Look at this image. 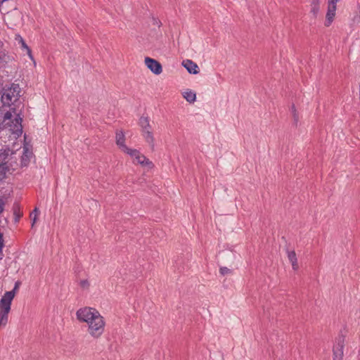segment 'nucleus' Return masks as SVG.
<instances>
[{
	"label": "nucleus",
	"instance_id": "nucleus-18",
	"mask_svg": "<svg viewBox=\"0 0 360 360\" xmlns=\"http://www.w3.org/2000/svg\"><path fill=\"white\" fill-rule=\"evenodd\" d=\"M311 13L314 17H316L320 10V5L310 4Z\"/></svg>",
	"mask_w": 360,
	"mask_h": 360
},
{
	"label": "nucleus",
	"instance_id": "nucleus-17",
	"mask_svg": "<svg viewBox=\"0 0 360 360\" xmlns=\"http://www.w3.org/2000/svg\"><path fill=\"white\" fill-rule=\"evenodd\" d=\"M19 43L21 44V47L22 49H25L27 51V54L29 55V56L30 58H32V53H31V50L30 49V48L27 46V45L25 44V41L22 39V37H19Z\"/></svg>",
	"mask_w": 360,
	"mask_h": 360
},
{
	"label": "nucleus",
	"instance_id": "nucleus-9",
	"mask_svg": "<svg viewBox=\"0 0 360 360\" xmlns=\"http://www.w3.org/2000/svg\"><path fill=\"white\" fill-rule=\"evenodd\" d=\"M115 141H116V144L117 145L119 148L121 150V151H122L123 153H124L128 148H129L124 143H125V136L122 131H117L116 132Z\"/></svg>",
	"mask_w": 360,
	"mask_h": 360
},
{
	"label": "nucleus",
	"instance_id": "nucleus-15",
	"mask_svg": "<svg viewBox=\"0 0 360 360\" xmlns=\"http://www.w3.org/2000/svg\"><path fill=\"white\" fill-rule=\"evenodd\" d=\"M139 124L142 128V131L147 129H151L149 119L147 117H141V118L139 119Z\"/></svg>",
	"mask_w": 360,
	"mask_h": 360
},
{
	"label": "nucleus",
	"instance_id": "nucleus-7",
	"mask_svg": "<svg viewBox=\"0 0 360 360\" xmlns=\"http://www.w3.org/2000/svg\"><path fill=\"white\" fill-rule=\"evenodd\" d=\"M146 67L155 75H160L162 72V65L156 60L146 57L144 60Z\"/></svg>",
	"mask_w": 360,
	"mask_h": 360
},
{
	"label": "nucleus",
	"instance_id": "nucleus-13",
	"mask_svg": "<svg viewBox=\"0 0 360 360\" xmlns=\"http://www.w3.org/2000/svg\"><path fill=\"white\" fill-rule=\"evenodd\" d=\"M142 135L145 139V141L151 146L154 147L155 145V139L151 131V129H147L142 131Z\"/></svg>",
	"mask_w": 360,
	"mask_h": 360
},
{
	"label": "nucleus",
	"instance_id": "nucleus-27",
	"mask_svg": "<svg viewBox=\"0 0 360 360\" xmlns=\"http://www.w3.org/2000/svg\"><path fill=\"white\" fill-rule=\"evenodd\" d=\"M359 13H360V8H359ZM353 21H354V22L359 23V22H360V14H359L358 16H355V17L353 18Z\"/></svg>",
	"mask_w": 360,
	"mask_h": 360
},
{
	"label": "nucleus",
	"instance_id": "nucleus-16",
	"mask_svg": "<svg viewBox=\"0 0 360 360\" xmlns=\"http://www.w3.org/2000/svg\"><path fill=\"white\" fill-rule=\"evenodd\" d=\"M13 214L15 217V221H18L20 217L22 216V212L20 211L18 205H14L13 206Z\"/></svg>",
	"mask_w": 360,
	"mask_h": 360
},
{
	"label": "nucleus",
	"instance_id": "nucleus-5",
	"mask_svg": "<svg viewBox=\"0 0 360 360\" xmlns=\"http://www.w3.org/2000/svg\"><path fill=\"white\" fill-rule=\"evenodd\" d=\"M340 1V0H328L325 26L329 27L334 20L336 15L337 4Z\"/></svg>",
	"mask_w": 360,
	"mask_h": 360
},
{
	"label": "nucleus",
	"instance_id": "nucleus-20",
	"mask_svg": "<svg viewBox=\"0 0 360 360\" xmlns=\"http://www.w3.org/2000/svg\"><path fill=\"white\" fill-rule=\"evenodd\" d=\"M11 2V0H0V11L1 12H7L9 8H5L4 4H8Z\"/></svg>",
	"mask_w": 360,
	"mask_h": 360
},
{
	"label": "nucleus",
	"instance_id": "nucleus-25",
	"mask_svg": "<svg viewBox=\"0 0 360 360\" xmlns=\"http://www.w3.org/2000/svg\"><path fill=\"white\" fill-rule=\"evenodd\" d=\"M4 246L3 235L0 233V253L2 252L3 248Z\"/></svg>",
	"mask_w": 360,
	"mask_h": 360
},
{
	"label": "nucleus",
	"instance_id": "nucleus-12",
	"mask_svg": "<svg viewBox=\"0 0 360 360\" xmlns=\"http://www.w3.org/2000/svg\"><path fill=\"white\" fill-rule=\"evenodd\" d=\"M10 150L6 148L0 149V165H6L11 159Z\"/></svg>",
	"mask_w": 360,
	"mask_h": 360
},
{
	"label": "nucleus",
	"instance_id": "nucleus-29",
	"mask_svg": "<svg viewBox=\"0 0 360 360\" xmlns=\"http://www.w3.org/2000/svg\"><path fill=\"white\" fill-rule=\"evenodd\" d=\"M18 288V283H16V284H15V285L14 289H13L12 291H13V292L15 293V290Z\"/></svg>",
	"mask_w": 360,
	"mask_h": 360
},
{
	"label": "nucleus",
	"instance_id": "nucleus-11",
	"mask_svg": "<svg viewBox=\"0 0 360 360\" xmlns=\"http://www.w3.org/2000/svg\"><path fill=\"white\" fill-rule=\"evenodd\" d=\"M288 258L292 264V269L297 271L299 269V265L295 252L294 250L288 251Z\"/></svg>",
	"mask_w": 360,
	"mask_h": 360
},
{
	"label": "nucleus",
	"instance_id": "nucleus-24",
	"mask_svg": "<svg viewBox=\"0 0 360 360\" xmlns=\"http://www.w3.org/2000/svg\"><path fill=\"white\" fill-rule=\"evenodd\" d=\"M80 285L83 288H87L89 286V281L87 280H82V281H80Z\"/></svg>",
	"mask_w": 360,
	"mask_h": 360
},
{
	"label": "nucleus",
	"instance_id": "nucleus-10",
	"mask_svg": "<svg viewBox=\"0 0 360 360\" xmlns=\"http://www.w3.org/2000/svg\"><path fill=\"white\" fill-rule=\"evenodd\" d=\"M181 95L190 103H193L196 101V94L191 89L184 90L181 92Z\"/></svg>",
	"mask_w": 360,
	"mask_h": 360
},
{
	"label": "nucleus",
	"instance_id": "nucleus-4",
	"mask_svg": "<svg viewBox=\"0 0 360 360\" xmlns=\"http://www.w3.org/2000/svg\"><path fill=\"white\" fill-rule=\"evenodd\" d=\"M124 153L131 157L134 164L141 165V166H148L149 167L153 166L152 162L136 149L129 148L124 152Z\"/></svg>",
	"mask_w": 360,
	"mask_h": 360
},
{
	"label": "nucleus",
	"instance_id": "nucleus-21",
	"mask_svg": "<svg viewBox=\"0 0 360 360\" xmlns=\"http://www.w3.org/2000/svg\"><path fill=\"white\" fill-rule=\"evenodd\" d=\"M219 272L221 275L224 276V275H226V274H231V269H229V268L227 267H221L219 269Z\"/></svg>",
	"mask_w": 360,
	"mask_h": 360
},
{
	"label": "nucleus",
	"instance_id": "nucleus-28",
	"mask_svg": "<svg viewBox=\"0 0 360 360\" xmlns=\"http://www.w3.org/2000/svg\"><path fill=\"white\" fill-rule=\"evenodd\" d=\"M321 0H310V4L320 5Z\"/></svg>",
	"mask_w": 360,
	"mask_h": 360
},
{
	"label": "nucleus",
	"instance_id": "nucleus-22",
	"mask_svg": "<svg viewBox=\"0 0 360 360\" xmlns=\"http://www.w3.org/2000/svg\"><path fill=\"white\" fill-rule=\"evenodd\" d=\"M34 212H35L34 214L32 213L30 214V217L32 218V226H33L34 224H35L36 221H37V209L36 208Z\"/></svg>",
	"mask_w": 360,
	"mask_h": 360
},
{
	"label": "nucleus",
	"instance_id": "nucleus-14",
	"mask_svg": "<svg viewBox=\"0 0 360 360\" xmlns=\"http://www.w3.org/2000/svg\"><path fill=\"white\" fill-rule=\"evenodd\" d=\"M32 153L27 146L23 148V154L22 155V164L26 166L32 157Z\"/></svg>",
	"mask_w": 360,
	"mask_h": 360
},
{
	"label": "nucleus",
	"instance_id": "nucleus-23",
	"mask_svg": "<svg viewBox=\"0 0 360 360\" xmlns=\"http://www.w3.org/2000/svg\"><path fill=\"white\" fill-rule=\"evenodd\" d=\"M292 115H293V117L294 119L297 121L298 120V113H297V111L295 107V105H292Z\"/></svg>",
	"mask_w": 360,
	"mask_h": 360
},
{
	"label": "nucleus",
	"instance_id": "nucleus-3",
	"mask_svg": "<svg viewBox=\"0 0 360 360\" xmlns=\"http://www.w3.org/2000/svg\"><path fill=\"white\" fill-rule=\"evenodd\" d=\"M20 89L18 84H13L11 86L4 89L1 96V101L5 105L10 106L11 104L18 100Z\"/></svg>",
	"mask_w": 360,
	"mask_h": 360
},
{
	"label": "nucleus",
	"instance_id": "nucleus-1",
	"mask_svg": "<svg viewBox=\"0 0 360 360\" xmlns=\"http://www.w3.org/2000/svg\"><path fill=\"white\" fill-rule=\"evenodd\" d=\"M77 319L86 324L87 333L93 338H100L105 332V321L95 308L84 307L76 311Z\"/></svg>",
	"mask_w": 360,
	"mask_h": 360
},
{
	"label": "nucleus",
	"instance_id": "nucleus-26",
	"mask_svg": "<svg viewBox=\"0 0 360 360\" xmlns=\"http://www.w3.org/2000/svg\"><path fill=\"white\" fill-rule=\"evenodd\" d=\"M5 203L3 200L0 199V214L3 212L4 210Z\"/></svg>",
	"mask_w": 360,
	"mask_h": 360
},
{
	"label": "nucleus",
	"instance_id": "nucleus-2",
	"mask_svg": "<svg viewBox=\"0 0 360 360\" xmlns=\"http://www.w3.org/2000/svg\"><path fill=\"white\" fill-rule=\"evenodd\" d=\"M22 118L15 108L0 110V129L6 130L17 139L22 133Z\"/></svg>",
	"mask_w": 360,
	"mask_h": 360
},
{
	"label": "nucleus",
	"instance_id": "nucleus-6",
	"mask_svg": "<svg viewBox=\"0 0 360 360\" xmlns=\"http://www.w3.org/2000/svg\"><path fill=\"white\" fill-rule=\"evenodd\" d=\"M345 338L339 337L333 346V360H342L344 356Z\"/></svg>",
	"mask_w": 360,
	"mask_h": 360
},
{
	"label": "nucleus",
	"instance_id": "nucleus-19",
	"mask_svg": "<svg viewBox=\"0 0 360 360\" xmlns=\"http://www.w3.org/2000/svg\"><path fill=\"white\" fill-rule=\"evenodd\" d=\"M7 170L8 167L6 165H0V180L5 177Z\"/></svg>",
	"mask_w": 360,
	"mask_h": 360
},
{
	"label": "nucleus",
	"instance_id": "nucleus-8",
	"mask_svg": "<svg viewBox=\"0 0 360 360\" xmlns=\"http://www.w3.org/2000/svg\"><path fill=\"white\" fill-rule=\"evenodd\" d=\"M182 65L187 70L190 74L196 75L199 73L200 68L197 63L191 60L186 59L182 62Z\"/></svg>",
	"mask_w": 360,
	"mask_h": 360
}]
</instances>
